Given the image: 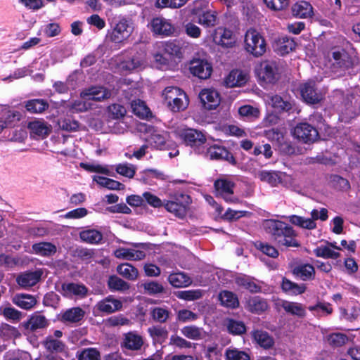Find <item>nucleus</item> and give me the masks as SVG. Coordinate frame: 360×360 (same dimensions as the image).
I'll use <instances>...</instances> for the list:
<instances>
[{
	"label": "nucleus",
	"mask_w": 360,
	"mask_h": 360,
	"mask_svg": "<svg viewBox=\"0 0 360 360\" xmlns=\"http://www.w3.org/2000/svg\"><path fill=\"white\" fill-rule=\"evenodd\" d=\"M265 232L280 248H300L297 233L288 224L276 219H266L262 224Z\"/></svg>",
	"instance_id": "1"
},
{
	"label": "nucleus",
	"mask_w": 360,
	"mask_h": 360,
	"mask_svg": "<svg viewBox=\"0 0 360 360\" xmlns=\"http://www.w3.org/2000/svg\"><path fill=\"white\" fill-rule=\"evenodd\" d=\"M111 91L103 86H91L80 93L81 100L67 104L66 108L72 113L86 112L93 108L91 101H103L111 96Z\"/></svg>",
	"instance_id": "2"
},
{
	"label": "nucleus",
	"mask_w": 360,
	"mask_h": 360,
	"mask_svg": "<svg viewBox=\"0 0 360 360\" xmlns=\"http://www.w3.org/2000/svg\"><path fill=\"white\" fill-rule=\"evenodd\" d=\"M110 25V29L108 30L106 39L115 44L128 39L134 30L132 20L125 17L114 18Z\"/></svg>",
	"instance_id": "3"
},
{
	"label": "nucleus",
	"mask_w": 360,
	"mask_h": 360,
	"mask_svg": "<svg viewBox=\"0 0 360 360\" xmlns=\"http://www.w3.org/2000/svg\"><path fill=\"white\" fill-rule=\"evenodd\" d=\"M162 96L165 103L172 112L183 111L189 103L186 94L176 86L166 87Z\"/></svg>",
	"instance_id": "4"
},
{
	"label": "nucleus",
	"mask_w": 360,
	"mask_h": 360,
	"mask_svg": "<svg viewBox=\"0 0 360 360\" xmlns=\"http://www.w3.org/2000/svg\"><path fill=\"white\" fill-rule=\"evenodd\" d=\"M244 49L254 57L264 55L266 44L263 36L255 29H248L244 36Z\"/></svg>",
	"instance_id": "5"
},
{
	"label": "nucleus",
	"mask_w": 360,
	"mask_h": 360,
	"mask_svg": "<svg viewBox=\"0 0 360 360\" xmlns=\"http://www.w3.org/2000/svg\"><path fill=\"white\" fill-rule=\"evenodd\" d=\"M175 134L180 137L187 145L195 148L198 153H203L201 146L205 143V136L200 131L194 129L178 127Z\"/></svg>",
	"instance_id": "6"
},
{
	"label": "nucleus",
	"mask_w": 360,
	"mask_h": 360,
	"mask_svg": "<svg viewBox=\"0 0 360 360\" xmlns=\"http://www.w3.org/2000/svg\"><path fill=\"white\" fill-rule=\"evenodd\" d=\"M257 73L266 83H274L279 78V67L275 60H264L260 63Z\"/></svg>",
	"instance_id": "7"
},
{
	"label": "nucleus",
	"mask_w": 360,
	"mask_h": 360,
	"mask_svg": "<svg viewBox=\"0 0 360 360\" xmlns=\"http://www.w3.org/2000/svg\"><path fill=\"white\" fill-rule=\"evenodd\" d=\"M293 134L297 139L305 143H313L319 138L317 129L306 122L297 124L294 129Z\"/></svg>",
	"instance_id": "8"
},
{
	"label": "nucleus",
	"mask_w": 360,
	"mask_h": 360,
	"mask_svg": "<svg viewBox=\"0 0 360 360\" xmlns=\"http://www.w3.org/2000/svg\"><path fill=\"white\" fill-rule=\"evenodd\" d=\"M62 294L68 298L83 299L89 294L88 288L82 283H64L61 285Z\"/></svg>",
	"instance_id": "9"
},
{
	"label": "nucleus",
	"mask_w": 360,
	"mask_h": 360,
	"mask_svg": "<svg viewBox=\"0 0 360 360\" xmlns=\"http://www.w3.org/2000/svg\"><path fill=\"white\" fill-rule=\"evenodd\" d=\"M214 188L224 200L230 203H238L239 199L233 195L234 183L226 179H218L214 182Z\"/></svg>",
	"instance_id": "10"
},
{
	"label": "nucleus",
	"mask_w": 360,
	"mask_h": 360,
	"mask_svg": "<svg viewBox=\"0 0 360 360\" xmlns=\"http://www.w3.org/2000/svg\"><path fill=\"white\" fill-rule=\"evenodd\" d=\"M144 345L143 338L136 331L124 333L120 346L129 351H139Z\"/></svg>",
	"instance_id": "11"
},
{
	"label": "nucleus",
	"mask_w": 360,
	"mask_h": 360,
	"mask_svg": "<svg viewBox=\"0 0 360 360\" xmlns=\"http://www.w3.org/2000/svg\"><path fill=\"white\" fill-rule=\"evenodd\" d=\"M206 155L211 160H225L233 165L236 164L233 155L225 147L217 144L207 148Z\"/></svg>",
	"instance_id": "12"
},
{
	"label": "nucleus",
	"mask_w": 360,
	"mask_h": 360,
	"mask_svg": "<svg viewBox=\"0 0 360 360\" xmlns=\"http://www.w3.org/2000/svg\"><path fill=\"white\" fill-rule=\"evenodd\" d=\"M150 26L155 34L169 37L175 31V27L171 21L163 17L154 18L150 22Z\"/></svg>",
	"instance_id": "13"
},
{
	"label": "nucleus",
	"mask_w": 360,
	"mask_h": 360,
	"mask_svg": "<svg viewBox=\"0 0 360 360\" xmlns=\"http://www.w3.org/2000/svg\"><path fill=\"white\" fill-rule=\"evenodd\" d=\"M212 39L216 44L225 48L233 46L236 41L233 32L222 27H219L214 30L212 34Z\"/></svg>",
	"instance_id": "14"
},
{
	"label": "nucleus",
	"mask_w": 360,
	"mask_h": 360,
	"mask_svg": "<svg viewBox=\"0 0 360 360\" xmlns=\"http://www.w3.org/2000/svg\"><path fill=\"white\" fill-rule=\"evenodd\" d=\"M122 307V302L120 300L113 297L112 295H109L100 300L95 306L97 311L105 314H110L120 311Z\"/></svg>",
	"instance_id": "15"
},
{
	"label": "nucleus",
	"mask_w": 360,
	"mask_h": 360,
	"mask_svg": "<svg viewBox=\"0 0 360 360\" xmlns=\"http://www.w3.org/2000/svg\"><path fill=\"white\" fill-rule=\"evenodd\" d=\"M190 72L192 75L200 79H205L211 75L212 68L207 60L193 59L190 63Z\"/></svg>",
	"instance_id": "16"
},
{
	"label": "nucleus",
	"mask_w": 360,
	"mask_h": 360,
	"mask_svg": "<svg viewBox=\"0 0 360 360\" xmlns=\"http://www.w3.org/2000/svg\"><path fill=\"white\" fill-rule=\"evenodd\" d=\"M46 350L51 354L46 356L49 360H56L53 354H64L67 352V346L65 344L58 339H55L52 335L47 336L42 342Z\"/></svg>",
	"instance_id": "17"
},
{
	"label": "nucleus",
	"mask_w": 360,
	"mask_h": 360,
	"mask_svg": "<svg viewBox=\"0 0 360 360\" xmlns=\"http://www.w3.org/2000/svg\"><path fill=\"white\" fill-rule=\"evenodd\" d=\"M180 197L184 200V202L167 201L164 204V206L168 212L173 213L179 218H184L187 214V206L190 203V197L184 194H181Z\"/></svg>",
	"instance_id": "18"
},
{
	"label": "nucleus",
	"mask_w": 360,
	"mask_h": 360,
	"mask_svg": "<svg viewBox=\"0 0 360 360\" xmlns=\"http://www.w3.org/2000/svg\"><path fill=\"white\" fill-rule=\"evenodd\" d=\"M304 101L309 104H316L321 101L322 96L317 92L314 82L304 83L300 88Z\"/></svg>",
	"instance_id": "19"
},
{
	"label": "nucleus",
	"mask_w": 360,
	"mask_h": 360,
	"mask_svg": "<svg viewBox=\"0 0 360 360\" xmlns=\"http://www.w3.org/2000/svg\"><path fill=\"white\" fill-rule=\"evenodd\" d=\"M270 101L271 106L279 112L292 113L297 110L294 101L284 99L279 95L271 96Z\"/></svg>",
	"instance_id": "20"
},
{
	"label": "nucleus",
	"mask_w": 360,
	"mask_h": 360,
	"mask_svg": "<svg viewBox=\"0 0 360 360\" xmlns=\"http://www.w3.org/2000/svg\"><path fill=\"white\" fill-rule=\"evenodd\" d=\"M199 98L205 109L212 110L216 108L220 98L218 92L214 89H203L199 94Z\"/></svg>",
	"instance_id": "21"
},
{
	"label": "nucleus",
	"mask_w": 360,
	"mask_h": 360,
	"mask_svg": "<svg viewBox=\"0 0 360 360\" xmlns=\"http://www.w3.org/2000/svg\"><path fill=\"white\" fill-rule=\"evenodd\" d=\"M42 275L41 270L34 271H26L20 274L17 278V283L23 288H30L36 285L40 280Z\"/></svg>",
	"instance_id": "22"
},
{
	"label": "nucleus",
	"mask_w": 360,
	"mask_h": 360,
	"mask_svg": "<svg viewBox=\"0 0 360 360\" xmlns=\"http://www.w3.org/2000/svg\"><path fill=\"white\" fill-rule=\"evenodd\" d=\"M251 335L254 341L264 349H272L275 345L274 338L266 331L255 330Z\"/></svg>",
	"instance_id": "23"
},
{
	"label": "nucleus",
	"mask_w": 360,
	"mask_h": 360,
	"mask_svg": "<svg viewBox=\"0 0 360 360\" xmlns=\"http://www.w3.org/2000/svg\"><path fill=\"white\" fill-rule=\"evenodd\" d=\"M85 311L79 307H72L60 314L59 320L64 323H75L83 319Z\"/></svg>",
	"instance_id": "24"
},
{
	"label": "nucleus",
	"mask_w": 360,
	"mask_h": 360,
	"mask_svg": "<svg viewBox=\"0 0 360 360\" xmlns=\"http://www.w3.org/2000/svg\"><path fill=\"white\" fill-rule=\"evenodd\" d=\"M332 57L334 60V68L337 67L342 70H345L352 66V59L345 49L333 51Z\"/></svg>",
	"instance_id": "25"
},
{
	"label": "nucleus",
	"mask_w": 360,
	"mask_h": 360,
	"mask_svg": "<svg viewBox=\"0 0 360 360\" xmlns=\"http://www.w3.org/2000/svg\"><path fill=\"white\" fill-rule=\"evenodd\" d=\"M115 257L131 261H140L146 257L145 252L142 250L120 248L114 252Z\"/></svg>",
	"instance_id": "26"
},
{
	"label": "nucleus",
	"mask_w": 360,
	"mask_h": 360,
	"mask_svg": "<svg viewBox=\"0 0 360 360\" xmlns=\"http://www.w3.org/2000/svg\"><path fill=\"white\" fill-rule=\"evenodd\" d=\"M31 136L36 139H43L47 136L51 131V127L46 122L40 120L30 122L28 124Z\"/></svg>",
	"instance_id": "27"
},
{
	"label": "nucleus",
	"mask_w": 360,
	"mask_h": 360,
	"mask_svg": "<svg viewBox=\"0 0 360 360\" xmlns=\"http://www.w3.org/2000/svg\"><path fill=\"white\" fill-rule=\"evenodd\" d=\"M245 308L251 313L261 314L268 309L269 304L266 300L259 296H255L250 297L246 301Z\"/></svg>",
	"instance_id": "28"
},
{
	"label": "nucleus",
	"mask_w": 360,
	"mask_h": 360,
	"mask_svg": "<svg viewBox=\"0 0 360 360\" xmlns=\"http://www.w3.org/2000/svg\"><path fill=\"white\" fill-rule=\"evenodd\" d=\"M285 174L275 171L261 170L257 174V176L262 181L268 183L272 186H276L282 182L283 176Z\"/></svg>",
	"instance_id": "29"
},
{
	"label": "nucleus",
	"mask_w": 360,
	"mask_h": 360,
	"mask_svg": "<svg viewBox=\"0 0 360 360\" xmlns=\"http://www.w3.org/2000/svg\"><path fill=\"white\" fill-rule=\"evenodd\" d=\"M57 251L56 246L50 242H39L32 245V252L42 257H51Z\"/></svg>",
	"instance_id": "30"
},
{
	"label": "nucleus",
	"mask_w": 360,
	"mask_h": 360,
	"mask_svg": "<svg viewBox=\"0 0 360 360\" xmlns=\"http://www.w3.org/2000/svg\"><path fill=\"white\" fill-rule=\"evenodd\" d=\"M12 302L18 307L29 310L37 304L36 298L29 294H16L12 298Z\"/></svg>",
	"instance_id": "31"
},
{
	"label": "nucleus",
	"mask_w": 360,
	"mask_h": 360,
	"mask_svg": "<svg viewBox=\"0 0 360 360\" xmlns=\"http://www.w3.org/2000/svg\"><path fill=\"white\" fill-rule=\"evenodd\" d=\"M49 324V320L44 315L34 313L30 317L25 324V327L31 331H35L39 329L46 328Z\"/></svg>",
	"instance_id": "32"
},
{
	"label": "nucleus",
	"mask_w": 360,
	"mask_h": 360,
	"mask_svg": "<svg viewBox=\"0 0 360 360\" xmlns=\"http://www.w3.org/2000/svg\"><path fill=\"white\" fill-rule=\"evenodd\" d=\"M292 274L302 281L311 280L314 278L315 270L312 265L304 264L295 266L292 270Z\"/></svg>",
	"instance_id": "33"
},
{
	"label": "nucleus",
	"mask_w": 360,
	"mask_h": 360,
	"mask_svg": "<svg viewBox=\"0 0 360 360\" xmlns=\"http://www.w3.org/2000/svg\"><path fill=\"white\" fill-rule=\"evenodd\" d=\"M248 76L243 72L238 70H232L225 79L228 87L240 86L246 83Z\"/></svg>",
	"instance_id": "34"
},
{
	"label": "nucleus",
	"mask_w": 360,
	"mask_h": 360,
	"mask_svg": "<svg viewBox=\"0 0 360 360\" xmlns=\"http://www.w3.org/2000/svg\"><path fill=\"white\" fill-rule=\"evenodd\" d=\"M281 306L288 314L299 318H303L306 315L305 307L300 303L283 300Z\"/></svg>",
	"instance_id": "35"
},
{
	"label": "nucleus",
	"mask_w": 360,
	"mask_h": 360,
	"mask_svg": "<svg viewBox=\"0 0 360 360\" xmlns=\"http://www.w3.org/2000/svg\"><path fill=\"white\" fill-rule=\"evenodd\" d=\"M286 219L291 224L303 229L314 230L317 226L316 223L312 219L292 214L287 217Z\"/></svg>",
	"instance_id": "36"
},
{
	"label": "nucleus",
	"mask_w": 360,
	"mask_h": 360,
	"mask_svg": "<svg viewBox=\"0 0 360 360\" xmlns=\"http://www.w3.org/2000/svg\"><path fill=\"white\" fill-rule=\"evenodd\" d=\"M181 334L186 338L193 340H200L205 337L206 332L201 327L190 325L181 329Z\"/></svg>",
	"instance_id": "37"
},
{
	"label": "nucleus",
	"mask_w": 360,
	"mask_h": 360,
	"mask_svg": "<svg viewBox=\"0 0 360 360\" xmlns=\"http://www.w3.org/2000/svg\"><path fill=\"white\" fill-rule=\"evenodd\" d=\"M281 288L283 292L292 295H301L306 290L304 284L299 285L285 277L282 279Z\"/></svg>",
	"instance_id": "38"
},
{
	"label": "nucleus",
	"mask_w": 360,
	"mask_h": 360,
	"mask_svg": "<svg viewBox=\"0 0 360 360\" xmlns=\"http://www.w3.org/2000/svg\"><path fill=\"white\" fill-rule=\"evenodd\" d=\"M25 107L30 113L41 114L49 108V104L44 99H32L25 102Z\"/></svg>",
	"instance_id": "39"
},
{
	"label": "nucleus",
	"mask_w": 360,
	"mask_h": 360,
	"mask_svg": "<svg viewBox=\"0 0 360 360\" xmlns=\"http://www.w3.org/2000/svg\"><path fill=\"white\" fill-rule=\"evenodd\" d=\"M168 281L174 288L187 287L192 283L191 278L184 272L171 274Z\"/></svg>",
	"instance_id": "40"
},
{
	"label": "nucleus",
	"mask_w": 360,
	"mask_h": 360,
	"mask_svg": "<svg viewBox=\"0 0 360 360\" xmlns=\"http://www.w3.org/2000/svg\"><path fill=\"white\" fill-rule=\"evenodd\" d=\"M312 6L307 1H300L292 7V15L300 18H306L312 15Z\"/></svg>",
	"instance_id": "41"
},
{
	"label": "nucleus",
	"mask_w": 360,
	"mask_h": 360,
	"mask_svg": "<svg viewBox=\"0 0 360 360\" xmlns=\"http://www.w3.org/2000/svg\"><path fill=\"white\" fill-rule=\"evenodd\" d=\"M145 65V56L142 53H136L130 59L125 60L122 64V68L127 70L141 69Z\"/></svg>",
	"instance_id": "42"
},
{
	"label": "nucleus",
	"mask_w": 360,
	"mask_h": 360,
	"mask_svg": "<svg viewBox=\"0 0 360 360\" xmlns=\"http://www.w3.org/2000/svg\"><path fill=\"white\" fill-rule=\"evenodd\" d=\"M219 300L221 304L232 309L239 306V301L237 296L232 292L223 290L219 294Z\"/></svg>",
	"instance_id": "43"
},
{
	"label": "nucleus",
	"mask_w": 360,
	"mask_h": 360,
	"mask_svg": "<svg viewBox=\"0 0 360 360\" xmlns=\"http://www.w3.org/2000/svg\"><path fill=\"white\" fill-rule=\"evenodd\" d=\"M148 333L153 339V343L162 344L168 337V331L165 327L155 326L148 328Z\"/></svg>",
	"instance_id": "44"
},
{
	"label": "nucleus",
	"mask_w": 360,
	"mask_h": 360,
	"mask_svg": "<svg viewBox=\"0 0 360 360\" xmlns=\"http://www.w3.org/2000/svg\"><path fill=\"white\" fill-rule=\"evenodd\" d=\"M79 238L85 243L98 244L103 240V235L96 229H86L79 233Z\"/></svg>",
	"instance_id": "45"
},
{
	"label": "nucleus",
	"mask_w": 360,
	"mask_h": 360,
	"mask_svg": "<svg viewBox=\"0 0 360 360\" xmlns=\"http://www.w3.org/2000/svg\"><path fill=\"white\" fill-rule=\"evenodd\" d=\"M117 271L120 275L130 281L136 280L139 276L138 269L129 263L118 265Z\"/></svg>",
	"instance_id": "46"
},
{
	"label": "nucleus",
	"mask_w": 360,
	"mask_h": 360,
	"mask_svg": "<svg viewBox=\"0 0 360 360\" xmlns=\"http://www.w3.org/2000/svg\"><path fill=\"white\" fill-rule=\"evenodd\" d=\"M236 283L251 292L256 293L261 291V287L255 283L252 279L246 276H240L236 278Z\"/></svg>",
	"instance_id": "47"
},
{
	"label": "nucleus",
	"mask_w": 360,
	"mask_h": 360,
	"mask_svg": "<svg viewBox=\"0 0 360 360\" xmlns=\"http://www.w3.org/2000/svg\"><path fill=\"white\" fill-rule=\"evenodd\" d=\"M108 286L110 290L120 292H124L130 288L127 282L115 275L108 278Z\"/></svg>",
	"instance_id": "48"
},
{
	"label": "nucleus",
	"mask_w": 360,
	"mask_h": 360,
	"mask_svg": "<svg viewBox=\"0 0 360 360\" xmlns=\"http://www.w3.org/2000/svg\"><path fill=\"white\" fill-rule=\"evenodd\" d=\"M217 12L207 9L198 17V22L205 27H210L217 25Z\"/></svg>",
	"instance_id": "49"
},
{
	"label": "nucleus",
	"mask_w": 360,
	"mask_h": 360,
	"mask_svg": "<svg viewBox=\"0 0 360 360\" xmlns=\"http://www.w3.org/2000/svg\"><path fill=\"white\" fill-rule=\"evenodd\" d=\"M58 126L61 130L68 132H75L79 130L80 124L75 120L64 117L58 120Z\"/></svg>",
	"instance_id": "50"
},
{
	"label": "nucleus",
	"mask_w": 360,
	"mask_h": 360,
	"mask_svg": "<svg viewBox=\"0 0 360 360\" xmlns=\"http://www.w3.org/2000/svg\"><path fill=\"white\" fill-rule=\"evenodd\" d=\"M224 357L225 360H250V356L247 352L235 347L227 348Z\"/></svg>",
	"instance_id": "51"
},
{
	"label": "nucleus",
	"mask_w": 360,
	"mask_h": 360,
	"mask_svg": "<svg viewBox=\"0 0 360 360\" xmlns=\"http://www.w3.org/2000/svg\"><path fill=\"white\" fill-rule=\"evenodd\" d=\"M94 181L101 186L110 190H120L121 187L123 188V185L120 182L104 176H94Z\"/></svg>",
	"instance_id": "52"
},
{
	"label": "nucleus",
	"mask_w": 360,
	"mask_h": 360,
	"mask_svg": "<svg viewBox=\"0 0 360 360\" xmlns=\"http://www.w3.org/2000/svg\"><path fill=\"white\" fill-rule=\"evenodd\" d=\"M171 312L166 308L155 307L151 311V316L156 322L164 323L170 317Z\"/></svg>",
	"instance_id": "53"
},
{
	"label": "nucleus",
	"mask_w": 360,
	"mask_h": 360,
	"mask_svg": "<svg viewBox=\"0 0 360 360\" xmlns=\"http://www.w3.org/2000/svg\"><path fill=\"white\" fill-rule=\"evenodd\" d=\"M164 51L165 53L167 54L170 57H176L180 58L183 55L181 46L174 41L166 42L164 45Z\"/></svg>",
	"instance_id": "54"
},
{
	"label": "nucleus",
	"mask_w": 360,
	"mask_h": 360,
	"mask_svg": "<svg viewBox=\"0 0 360 360\" xmlns=\"http://www.w3.org/2000/svg\"><path fill=\"white\" fill-rule=\"evenodd\" d=\"M226 326L228 331L233 335H242L246 330L243 322L233 319H228Z\"/></svg>",
	"instance_id": "55"
},
{
	"label": "nucleus",
	"mask_w": 360,
	"mask_h": 360,
	"mask_svg": "<svg viewBox=\"0 0 360 360\" xmlns=\"http://www.w3.org/2000/svg\"><path fill=\"white\" fill-rule=\"evenodd\" d=\"M132 110L135 115L140 117H146L150 113L149 108L145 103L141 100L133 101L131 103Z\"/></svg>",
	"instance_id": "56"
},
{
	"label": "nucleus",
	"mask_w": 360,
	"mask_h": 360,
	"mask_svg": "<svg viewBox=\"0 0 360 360\" xmlns=\"http://www.w3.org/2000/svg\"><path fill=\"white\" fill-rule=\"evenodd\" d=\"M327 341L332 347H338L344 345L348 341V338L343 333H335L328 335Z\"/></svg>",
	"instance_id": "57"
},
{
	"label": "nucleus",
	"mask_w": 360,
	"mask_h": 360,
	"mask_svg": "<svg viewBox=\"0 0 360 360\" xmlns=\"http://www.w3.org/2000/svg\"><path fill=\"white\" fill-rule=\"evenodd\" d=\"M316 257L323 258L337 259L340 257V253L330 248L328 246H319L314 250Z\"/></svg>",
	"instance_id": "58"
},
{
	"label": "nucleus",
	"mask_w": 360,
	"mask_h": 360,
	"mask_svg": "<svg viewBox=\"0 0 360 360\" xmlns=\"http://www.w3.org/2000/svg\"><path fill=\"white\" fill-rule=\"evenodd\" d=\"M78 360H101V353L96 348H85L77 355Z\"/></svg>",
	"instance_id": "59"
},
{
	"label": "nucleus",
	"mask_w": 360,
	"mask_h": 360,
	"mask_svg": "<svg viewBox=\"0 0 360 360\" xmlns=\"http://www.w3.org/2000/svg\"><path fill=\"white\" fill-rule=\"evenodd\" d=\"M105 323L107 326L116 327L121 326H128L131 323V321L129 319L124 316L122 314H119L108 318Z\"/></svg>",
	"instance_id": "60"
},
{
	"label": "nucleus",
	"mask_w": 360,
	"mask_h": 360,
	"mask_svg": "<svg viewBox=\"0 0 360 360\" xmlns=\"http://www.w3.org/2000/svg\"><path fill=\"white\" fill-rule=\"evenodd\" d=\"M177 297L187 301L198 300L202 296V291L200 289L179 291L176 294Z\"/></svg>",
	"instance_id": "61"
},
{
	"label": "nucleus",
	"mask_w": 360,
	"mask_h": 360,
	"mask_svg": "<svg viewBox=\"0 0 360 360\" xmlns=\"http://www.w3.org/2000/svg\"><path fill=\"white\" fill-rule=\"evenodd\" d=\"M169 345L174 346L179 349H190L193 346L192 342L186 340L185 338L178 335H171Z\"/></svg>",
	"instance_id": "62"
},
{
	"label": "nucleus",
	"mask_w": 360,
	"mask_h": 360,
	"mask_svg": "<svg viewBox=\"0 0 360 360\" xmlns=\"http://www.w3.org/2000/svg\"><path fill=\"white\" fill-rule=\"evenodd\" d=\"M264 134L267 139L278 144L281 143L283 140V133L278 128L265 130Z\"/></svg>",
	"instance_id": "63"
},
{
	"label": "nucleus",
	"mask_w": 360,
	"mask_h": 360,
	"mask_svg": "<svg viewBox=\"0 0 360 360\" xmlns=\"http://www.w3.org/2000/svg\"><path fill=\"white\" fill-rule=\"evenodd\" d=\"M143 287L145 291L150 295H154L165 292L163 285L156 281L144 283Z\"/></svg>",
	"instance_id": "64"
}]
</instances>
